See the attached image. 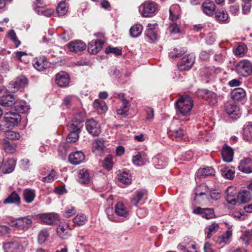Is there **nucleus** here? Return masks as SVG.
I'll return each mask as SVG.
<instances>
[{
  "label": "nucleus",
  "mask_w": 252,
  "mask_h": 252,
  "mask_svg": "<svg viewBox=\"0 0 252 252\" xmlns=\"http://www.w3.org/2000/svg\"><path fill=\"white\" fill-rule=\"evenodd\" d=\"M21 120V116L16 112L9 111L4 114V120L0 123V130L5 132L17 126Z\"/></svg>",
  "instance_id": "1"
},
{
  "label": "nucleus",
  "mask_w": 252,
  "mask_h": 252,
  "mask_svg": "<svg viewBox=\"0 0 252 252\" xmlns=\"http://www.w3.org/2000/svg\"><path fill=\"white\" fill-rule=\"evenodd\" d=\"M193 106V100L188 95L182 96L175 104L176 112L182 116H187Z\"/></svg>",
  "instance_id": "2"
},
{
  "label": "nucleus",
  "mask_w": 252,
  "mask_h": 252,
  "mask_svg": "<svg viewBox=\"0 0 252 252\" xmlns=\"http://www.w3.org/2000/svg\"><path fill=\"white\" fill-rule=\"evenodd\" d=\"M158 9L157 4L151 0H147L142 3L139 7L141 15L144 17L153 16Z\"/></svg>",
  "instance_id": "3"
},
{
  "label": "nucleus",
  "mask_w": 252,
  "mask_h": 252,
  "mask_svg": "<svg viewBox=\"0 0 252 252\" xmlns=\"http://www.w3.org/2000/svg\"><path fill=\"white\" fill-rule=\"evenodd\" d=\"M235 70L239 75L247 77L252 73V63L248 60H242L235 65Z\"/></svg>",
  "instance_id": "4"
},
{
  "label": "nucleus",
  "mask_w": 252,
  "mask_h": 252,
  "mask_svg": "<svg viewBox=\"0 0 252 252\" xmlns=\"http://www.w3.org/2000/svg\"><path fill=\"white\" fill-rule=\"evenodd\" d=\"M28 241L26 239L19 241H12L5 243L3 248L6 252H22L24 250V246L28 245Z\"/></svg>",
  "instance_id": "5"
},
{
  "label": "nucleus",
  "mask_w": 252,
  "mask_h": 252,
  "mask_svg": "<svg viewBox=\"0 0 252 252\" xmlns=\"http://www.w3.org/2000/svg\"><path fill=\"white\" fill-rule=\"evenodd\" d=\"M28 85V79L25 76L20 75L9 83V88L11 92L14 93L20 89L24 88Z\"/></svg>",
  "instance_id": "6"
},
{
  "label": "nucleus",
  "mask_w": 252,
  "mask_h": 252,
  "mask_svg": "<svg viewBox=\"0 0 252 252\" xmlns=\"http://www.w3.org/2000/svg\"><path fill=\"white\" fill-rule=\"evenodd\" d=\"M86 128L88 132L94 136H97L101 132L100 125L93 119L86 122Z\"/></svg>",
  "instance_id": "7"
},
{
  "label": "nucleus",
  "mask_w": 252,
  "mask_h": 252,
  "mask_svg": "<svg viewBox=\"0 0 252 252\" xmlns=\"http://www.w3.org/2000/svg\"><path fill=\"white\" fill-rule=\"evenodd\" d=\"M195 61V56L193 54L185 56L178 64V68L181 70L189 69Z\"/></svg>",
  "instance_id": "8"
},
{
  "label": "nucleus",
  "mask_w": 252,
  "mask_h": 252,
  "mask_svg": "<svg viewBox=\"0 0 252 252\" xmlns=\"http://www.w3.org/2000/svg\"><path fill=\"white\" fill-rule=\"evenodd\" d=\"M199 94L206 100L210 104L214 105L218 102L217 96L214 92L207 90H201L198 92Z\"/></svg>",
  "instance_id": "9"
},
{
  "label": "nucleus",
  "mask_w": 252,
  "mask_h": 252,
  "mask_svg": "<svg viewBox=\"0 0 252 252\" xmlns=\"http://www.w3.org/2000/svg\"><path fill=\"white\" fill-rule=\"evenodd\" d=\"M67 45L70 51L75 53L83 51L87 46L85 43L80 40L71 41Z\"/></svg>",
  "instance_id": "10"
},
{
  "label": "nucleus",
  "mask_w": 252,
  "mask_h": 252,
  "mask_svg": "<svg viewBox=\"0 0 252 252\" xmlns=\"http://www.w3.org/2000/svg\"><path fill=\"white\" fill-rule=\"evenodd\" d=\"M83 119L80 116L76 115L67 125L69 131L80 132L83 126Z\"/></svg>",
  "instance_id": "11"
},
{
  "label": "nucleus",
  "mask_w": 252,
  "mask_h": 252,
  "mask_svg": "<svg viewBox=\"0 0 252 252\" xmlns=\"http://www.w3.org/2000/svg\"><path fill=\"white\" fill-rule=\"evenodd\" d=\"M91 176L88 170L85 168L79 169L77 171V181L81 184L88 185L90 183Z\"/></svg>",
  "instance_id": "12"
},
{
  "label": "nucleus",
  "mask_w": 252,
  "mask_h": 252,
  "mask_svg": "<svg viewBox=\"0 0 252 252\" xmlns=\"http://www.w3.org/2000/svg\"><path fill=\"white\" fill-rule=\"evenodd\" d=\"M194 214H198L207 220L214 218L215 215L212 208H202L197 207L193 210Z\"/></svg>",
  "instance_id": "13"
},
{
  "label": "nucleus",
  "mask_w": 252,
  "mask_h": 252,
  "mask_svg": "<svg viewBox=\"0 0 252 252\" xmlns=\"http://www.w3.org/2000/svg\"><path fill=\"white\" fill-rule=\"evenodd\" d=\"M85 159V155L82 151L71 153L68 156V161L73 165L79 164Z\"/></svg>",
  "instance_id": "14"
},
{
  "label": "nucleus",
  "mask_w": 252,
  "mask_h": 252,
  "mask_svg": "<svg viewBox=\"0 0 252 252\" xmlns=\"http://www.w3.org/2000/svg\"><path fill=\"white\" fill-rule=\"evenodd\" d=\"M238 169L240 171L245 173L252 172V160L250 158H244L241 160Z\"/></svg>",
  "instance_id": "15"
},
{
  "label": "nucleus",
  "mask_w": 252,
  "mask_h": 252,
  "mask_svg": "<svg viewBox=\"0 0 252 252\" xmlns=\"http://www.w3.org/2000/svg\"><path fill=\"white\" fill-rule=\"evenodd\" d=\"M58 235L63 239H67L71 235L70 229L67 223L60 224L57 229Z\"/></svg>",
  "instance_id": "16"
},
{
  "label": "nucleus",
  "mask_w": 252,
  "mask_h": 252,
  "mask_svg": "<svg viewBox=\"0 0 252 252\" xmlns=\"http://www.w3.org/2000/svg\"><path fill=\"white\" fill-rule=\"evenodd\" d=\"M40 219L41 221L47 224H53L59 220V217L57 214L54 213L42 214Z\"/></svg>",
  "instance_id": "17"
},
{
  "label": "nucleus",
  "mask_w": 252,
  "mask_h": 252,
  "mask_svg": "<svg viewBox=\"0 0 252 252\" xmlns=\"http://www.w3.org/2000/svg\"><path fill=\"white\" fill-rule=\"evenodd\" d=\"M33 66L37 70L41 71L44 70L48 66V61L44 56L35 58L33 61Z\"/></svg>",
  "instance_id": "18"
},
{
  "label": "nucleus",
  "mask_w": 252,
  "mask_h": 252,
  "mask_svg": "<svg viewBox=\"0 0 252 252\" xmlns=\"http://www.w3.org/2000/svg\"><path fill=\"white\" fill-rule=\"evenodd\" d=\"M3 204H11L19 206L21 204V197L18 193L14 190L3 201Z\"/></svg>",
  "instance_id": "19"
},
{
  "label": "nucleus",
  "mask_w": 252,
  "mask_h": 252,
  "mask_svg": "<svg viewBox=\"0 0 252 252\" xmlns=\"http://www.w3.org/2000/svg\"><path fill=\"white\" fill-rule=\"evenodd\" d=\"M16 164V160L13 158H9L1 166H0L2 172L4 174L10 173L13 171Z\"/></svg>",
  "instance_id": "20"
},
{
  "label": "nucleus",
  "mask_w": 252,
  "mask_h": 252,
  "mask_svg": "<svg viewBox=\"0 0 252 252\" xmlns=\"http://www.w3.org/2000/svg\"><path fill=\"white\" fill-rule=\"evenodd\" d=\"M103 42L100 40H92L88 45V52L92 54H96L102 48Z\"/></svg>",
  "instance_id": "21"
},
{
  "label": "nucleus",
  "mask_w": 252,
  "mask_h": 252,
  "mask_svg": "<svg viewBox=\"0 0 252 252\" xmlns=\"http://www.w3.org/2000/svg\"><path fill=\"white\" fill-rule=\"evenodd\" d=\"M56 81L59 86L64 87L68 85L69 78L66 72H60L56 75Z\"/></svg>",
  "instance_id": "22"
},
{
  "label": "nucleus",
  "mask_w": 252,
  "mask_h": 252,
  "mask_svg": "<svg viewBox=\"0 0 252 252\" xmlns=\"http://www.w3.org/2000/svg\"><path fill=\"white\" fill-rule=\"evenodd\" d=\"M1 146L4 152L7 154H13L15 152L17 145L13 141L3 139L1 142Z\"/></svg>",
  "instance_id": "23"
},
{
  "label": "nucleus",
  "mask_w": 252,
  "mask_h": 252,
  "mask_svg": "<svg viewBox=\"0 0 252 252\" xmlns=\"http://www.w3.org/2000/svg\"><path fill=\"white\" fill-rule=\"evenodd\" d=\"M233 190V188H228L225 192V199L228 204L234 205L238 202V198L237 197L238 194L235 191V192L232 191Z\"/></svg>",
  "instance_id": "24"
},
{
  "label": "nucleus",
  "mask_w": 252,
  "mask_h": 252,
  "mask_svg": "<svg viewBox=\"0 0 252 252\" xmlns=\"http://www.w3.org/2000/svg\"><path fill=\"white\" fill-rule=\"evenodd\" d=\"M225 111L229 115H231L232 118L235 119L239 118L241 114L239 108L236 104L233 103L227 104L225 106Z\"/></svg>",
  "instance_id": "25"
},
{
  "label": "nucleus",
  "mask_w": 252,
  "mask_h": 252,
  "mask_svg": "<svg viewBox=\"0 0 252 252\" xmlns=\"http://www.w3.org/2000/svg\"><path fill=\"white\" fill-rule=\"evenodd\" d=\"M103 141L96 139L93 143V151L96 155L102 156L105 149Z\"/></svg>",
  "instance_id": "26"
},
{
  "label": "nucleus",
  "mask_w": 252,
  "mask_h": 252,
  "mask_svg": "<svg viewBox=\"0 0 252 252\" xmlns=\"http://www.w3.org/2000/svg\"><path fill=\"white\" fill-rule=\"evenodd\" d=\"M230 96L234 101H241L245 97L246 92L242 88H236L231 92Z\"/></svg>",
  "instance_id": "27"
},
{
  "label": "nucleus",
  "mask_w": 252,
  "mask_h": 252,
  "mask_svg": "<svg viewBox=\"0 0 252 252\" xmlns=\"http://www.w3.org/2000/svg\"><path fill=\"white\" fill-rule=\"evenodd\" d=\"M232 236V231L230 230L226 231L224 233L214 237L213 240L217 244H220L221 243H227L229 238Z\"/></svg>",
  "instance_id": "28"
},
{
  "label": "nucleus",
  "mask_w": 252,
  "mask_h": 252,
  "mask_svg": "<svg viewBox=\"0 0 252 252\" xmlns=\"http://www.w3.org/2000/svg\"><path fill=\"white\" fill-rule=\"evenodd\" d=\"M203 12L208 15L213 14L216 9V6L213 1L207 0L202 5Z\"/></svg>",
  "instance_id": "29"
},
{
  "label": "nucleus",
  "mask_w": 252,
  "mask_h": 252,
  "mask_svg": "<svg viewBox=\"0 0 252 252\" xmlns=\"http://www.w3.org/2000/svg\"><path fill=\"white\" fill-rule=\"evenodd\" d=\"M157 26V24L155 25L149 24L147 26V29L145 31V35L152 41H155L157 38V33L156 30Z\"/></svg>",
  "instance_id": "30"
},
{
  "label": "nucleus",
  "mask_w": 252,
  "mask_h": 252,
  "mask_svg": "<svg viewBox=\"0 0 252 252\" xmlns=\"http://www.w3.org/2000/svg\"><path fill=\"white\" fill-rule=\"evenodd\" d=\"M233 150L229 147H224L221 151V156L223 160L226 162L232 161L233 158Z\"/></svg>",
  "instance_id": "31"
},
{
  "label": "nucleus",
  "mask_w": 252,
  "mask_h": 252,
  "mask_svg": "<svg viewBox=\"0 0 252 252\" xmlns=\"http://www.w3.org/2000/svg\"><path fill=\"white\" fill-rule=\"evenodd\" d=\"M17 103V100L13 95H9L0 100V104L2 107H12Z\"/></svg>",
  "instance_id": "32"
},
{
  "label": "nucleus",
  "mask_w": 252,
  "mask_h": 252,
  "mask_svg": "<svg viewBox=\"0 0 252 252\" xmlns=\"http://www.w3.org/2000/svg\"><path fill=\"white\" fill-rule=\"evenodd\" d=\"M189 237H185L183 242L178 245V248L183 252H198L197 251H192L190 250V244L192 243Z\"/></svg>",
  "instance_id": "33"
},
{
  "label": "nucleus",
  "mask_w": 252,
  "mask_h": 252,
  "mask_svg": "<svg viewBox=\"0 0 252 252\" xmlns=\"http://www.w3.org/2000/svg\"><path fill=\"white\" fill-rule=\"evenodd\" d=\"M243 138L250 142H252V122L247 123V125L243 129Z\"/></svg>",
  "instance_id": "34"
},
{
  "label": "nucleus",
  "mask_w": 252,
  "mask_h": 252,
  "mask_svg": "<svg viewBox=\"0 0 252 252\" xmlns=\"http://www.w3.org/2000/svg\"><path fill=\"white\" fill-rule=\"evenodd\" d=\"M215 18L220 23L228 22V14L224 9L218 10L215 14Z\"/></svg>",
  "instance_id": "35"
},
{
  "label": "nucleus",
  "mask_w": 252,
  "mask_h": 252,
  "mask_svg": "<svg viewBox=\"0 0 252 252\" xmlns=\"http://www.w3.org/2000/svg\"><path fill=\"white\" fill-rule=\"evenodd\" d=\"M19 223V229L26 230L29 228L32 223V220L28 217H23L18 218Z\"/></svg>",
  "instance_id": "36"
},
{
  "label": "nucleus",
  "mask_w": 252,
  "mask_h": 252,
  "mask_svg": "<svg viewBox=\"0 0 252 252\" xmlns=\"http://www.w3.org/2000/svg\"><path fill=\"white\" fill-rule=\"evenodd\" d=\"M122 101L123 104L122 106L117 110V113L118 115L126 117L128 115L130 104L129 101L126 99H123Z\"/></svg>",
  "instance_id": "37"
},
{
  "label": "nucleus",
  "mask_w": 252,
  "mask_h": 252,
  "mask_svg": "<svg viewBox=\"0 0 252 252\" xmlns=\"http://www.w3.org/2000/svg\"><path fill=\"white\" fill-rule=\"evenodd\" d=\"M147 191L145 189H140L136 191L135 195L131 199L132 205H137L141 199L147 195Z\"/></svg>",
  "instance_id": "38"
},
{
  "label": "nucleus",
  "mask_w": 252,
  "mask_h": 252,
  "mask_svg": "<svg viewBox=\"0 0 252 252\" xmlns=\"http://www.w3.org/2000/svg\"><path fill=\"white\" fill-rule=\"evenodd\" d=\"M147 160L148 158L144 154L142 155L139 153L132 157L133 163L138 166H141L144 164Z\"/></svg>",
  "instance_id": "39"
},
{
  "label": "nucleus",
  "mask_w": 252,
  "mask_h": 252,
  "mask_svg": "<svg viewBox=\"0 0 252 252\" xmlns=\"http://www.w3.org/2000/svg\"><path fill=\"white\" fill-rule=\"evenodd\" d=\"M35 197V191L33 189H26L23 191V198L27 203H32Z\"/></svg>",
  "instance_id": "40"
},
{
  "label": "nucleus",
  "mask_w": 252,
  "mask_h": 252,
  "mask_svg": "<svg viewBox=\"0 0 252 252\" xmlns=\"http://www.w3.org/2000/svg\"><path fill=\"white\" fill-rule=\"evenodd\" d=\"M115 213L119 216L126 217L128 215L127 208L122 202H118L115 206Z\"/></svg>",
  "instance_id": "41"
},
{
  "label": "nucleus",
  "mask_w": 252,
  "mask_h": 252,
  "mask_svg": "<svg viewBox=\"0 0 252 252\" xmlns=\"http://www.w3.org/2000/svg\"><path fill=\"white\" fill-rule=\"evenodd\" d=\"M239 203H245L248 202L252 198V195L250 191L244 190L240 192L237 195Z\"/></svg>",
  "instance_id": "42"
},
{
  "label": "nucleus",
  "mask_w": 252,
  "mask_h": 252,
  "mask_svg": "<svg viewBox=\"0 0 252 252\" xmlns=\"http://www.w3.org/2000/svg\"><path fill=\"white\" fill-rule=\"evenodd\" d=\"M169 136L174 137L176 140H180L183 139L184 136V131L182 128L178 129H169L168 131Z\"/></svg>",
  "instance_id": "43"
},
{
  "label": "nucleus",
  "mask_w": 252,
  "mask_h": 252,
  "mask_svg": "<svg viewBox=\"0 0 252 252\" xmlns=\"http://www.w3.org/2000/svg\"><path fill=\"white\" fill-rule=\"evenodd\" d=\"M215 171L211 167H207L199 169L197 172L198 176L199 178L205 177L208 176L214 175Z\"/></svg>",
  "instance_id": "44"
},
{
  "label": "nucleus",
  "mask_w": 252,
  "mask_h": 252,
  "mask_svg": "<svg viewBox=\"0 0 252 252\" xmlns=\"http://www.w3.org/2000/svg\"><path fill=\"white\" fill-rule=\"evenodd\" d=\"M220 171L222 176L224 178L229 180H231L233 178L235 173V171L233 169L222 166L220 169Z\"/></svg>",
  "instance_id": "45"
},
{
  "label": "nucleus",
  "mask_w": 252,
  "mask_h": 252,
  "mask_svg": "<svg viewBox=\"0 0 252 252\" xmlns=\"http://www.w3.org/2000/svg\"><path fill=\"white\" fill-rule=\"evenodd\" d=\"M87 220L88 219L86 215L83 214H79L73 219V221L75 226H81L85 224Z\"/></svg>",
  "instance_id": "46"
},
{
  "label": "nucleus",
  "mask_w": 252,
  "mask_h": 252,
  "mask_svg": "<svg viewBox=\"0 0 252 252\" xmlns=\"http://www.w3.org/2000/svg\"><path fill=\"white\" fill-rule=\"evenodd\" d=\"M142 31V26L141 25L136 24L131 27L129 33L131 37H137L141 34Z\"/></svg>",
  "instance_id": "47"
},
{
  "label": "nucleus",
  "mask_w": 252,
  "mask_h": 252,
  "mask_svg": "<svg viewBox=\"0 0 252 252\" xmlns=\"http://www.w3.org/2000/svg\"><path fill=\"white\" fill-rule=\"evenodd\" d=\"M229 11L232 14H236L239 10L240 4L236 0H228Z\"/></svg>",
  "instance_id": "48"
},
{
  "label": "nucleus",
  "mask_w": 252,
  "mask_h": 252,
  "mask_svg": "<svg viewBox=\"0 0 252 252\" xmlns=\"http://www.w3.org/2000/svg\"><path fill=\"white\" fill-rule=\"evenodd\" d=\"M93 106L97 110H100L101 112H105L107 110V106L104 101L95 99L93 103Z\"/></svg>",
  "instance_id": "49"
},
{
  "label": "nucleus",
  "mask_w": 252,
  "mask_h": 252,
  "mask_svg": "<svg viewBox=\"0 0 252 252\" xmlns=\"http://www.w3.org/2000/svg\"><path fill=\"white\" fill-rule=\"evenodd\" d=\"M202 187L205 188L206 193H209L211 199L217 200L220 198V195L219 192L211 191V189L207 185H203Z\"/></svg>",
  "instance_id": "50"
},
{
  "label": "nucleus",
  "mask_w": 252,
  "mask_h": 252,
  "mask_svg": "<svg viewBox=\"0 0 252 252\" xmlns=\"http://www.w3.org/2000/svg\"><path fill=\"white\" fill-rule=\"evenodd\" d=\"M6 139L10 140H15L19 139L20 138V135L19 133L15 131H11L10 129L5 131Z\"/></svg>",
  "instance_id": "51"
},
{
  "label": "nucleus",
  "mask_w": 252,
  "mask_h": 252,
  "mask_svg": "<svg viewBox=\"0 0 252 252\" xmlns=\"http://www.w3.org/2000/svg\"><path fill=\"white\" fill-rule=\"evenodd\" d=\"M113 158L111 155H108L104 159L103 166L107 170H110L113 165Z\"/></svg>",
  "instance_id": "52"
},
{
  "label": "nucleus",
  "mask_w": 252,
  "mask_h": 252,
  "mask_svg": "<svg viewBox=\"0 0 252 252\" xmlns=\"http://www.w3.org/2000/svg\"><path fill=\"white\" fill-rule=\"evenodd\" d=\"M118 180L121 182L126 184H130L131 182V176L127 173L123 172L118 177Z\"/></svg>",
  "instance_id": "53"
},
{
  "label": "nucleus",
  "mask_w": 252,
  "mask_h": 252,
  "mask_svg": "<svg viewBox=\"0 0 252 252\" xmlns=\"http://www.w3.org/2000/svg\"><path fill=\"white\" fill-rule=\"evenodd\" d=\"M216 69L214 66H205L202 69V73L208 77L214 76L216 74Z\"/></svg>",
  "instance_id": "54"
},
{
  "label": "nucleus",
  "mask_w": 252,
  "mask_h": 252,
  "mask_svg": "<svg viewBox=\"0 0 252 252\" xmlns=\"http://www.w3.org/2000/svg\"><path fill=\"white\" fill-rule=\"evenodd\" d=\"M77 100V98L75 95H68L63 98V104L66 106H70Z\"/></svg>",
  "instance_id": "55"
},
{
  "label": "nucleus",
  "mask_w": 252,
  "mask_h": 252,
  "mask_svg": "<svg viewBox=\"0 0 252 252\" xmlns=\"http://www.w3.org/2000/svg\"><path fill=\"white\" fill-rule=\"evenodd\" d=\"M49 237V233L46 229H43L40 231L38 235V241L39 244L44 243Z\"/></svg>",
  "instance_id": "56"
},
{
  "label": "nucleus",
  "mask_w": 252,
  "mask_h": 252,
  "mask_svg": "<svg viewBox=\"0 0 252 252\" xmlns=\"http://www.w3.org/2000/svg\"><path fill=\"white\" fill-rule=\"evenodd\" d=\"M66 4L64 2H60L57 7V12L59 16L64 15L67 12Z\"/></svg>",
  "instance_id": "57"
},
{
  "label": "nucleus",
  "mask_w": 252,
  "mask_h": 252,
  "mask_svg": "<svg viewBox=\"0 0 252 252\" xmlns=\"http://www.w3.org/2000/svg\"><path fill=\"white\" fill-rule=\"evenodd\" d=\"M69 134L66 137V141L67 142H76L79 138V133L80 132L77 131H69Z\"/></svg>",
  "instance_id": "58"
},
{
  "label": "nucleus",
  "mask_w": 252,
  "mask_h": 252,
  "mask_svg": "<svg viewBox=\"0 0 252 252\" xmlns=\"http://www.w3.org/2000/svg\"><path fill=\"white\" fill-rule=\"evenodd\" d=\"M206 194V191L205 192H200L199 193H195V195L194 198V200L198 204H202L205 202L204 199H206L207 197H203L202 196Z\"/></svg>",
  "instance_id": "59"
},
{
  "label": "nucleus",
  "mask_w": 252,
  "mask_h": 252,
  "mask_svg": "<svg viewBox=\"0 0 252 252\" xmlns=\"http://www.w3.org/2000/svg\"><path fill=\"white\" fill-rule=\"evenodd\" d=\"M76 213V210L74 207L72 206H68L66 208L63 213V216L65 218H69Z\"/></svg>",
  "instance_id": "60"
},
{
  "label": "nucleus",
  "mask_w": 252,
  "mask_h": 252,
  "mask_svg": "<svg viewBox=\"0 0 252 252\" xmlns=\"http://www.w3.org/2000/svg\"><path fill=\"white\" fill-rule=\"evenodd\" d=\"M219 224L216 222L212 223L209 226L208 231L207 232V238H210L213 233L216 232L219 229Z\"/></svg>",
  "instance_id": "61"
},
{
  "label": "nucleus",
  "mask_w": 252,
  "mask_h": 252,
  "mask_svg": "<svg viewBox=\"0 0 252 252\" xmlns=\"http://www.w3.org/2000/svg\"><path fill=\"white\" fill-rule=\"evenodd\" d=\"M185 52L184 51H181L177 48H174L169 52V56L172 58H179Z\"/></svg>",
  "instance_id": "62"
},
{
  "label": "nucleus",
  "mask_w": 252,
  "mask_h": 252,
  "mask_svg": "<svg viewBox=\"0 0 252 252\" xmlns=\"http://www.w3.org/2000/svg\"><path fill=\"white\" fill-rule=\"evenodd\" d=\"M56 176V172L54 170L52 169L48 176L42 178V181L43 182L50 183L55 179Z\"/></svg>",
  "instance_id": "63"
},
{
  "label": "nucleus",
  "mask_w": 252,
  "mask_h": 252,
  "mask_svg": "<svg viewBox=\"0 0 252 252\" xmlns=\"http://www.w3.org/2000/svg\"><path fill=\"white\" fill-rule=\"evenodd\" d=\"M73 36V33L70 31H66L61 35V38L65 42L69 40Z\"/></svg>",
  "instance_id": "64"
}]
</instances>
